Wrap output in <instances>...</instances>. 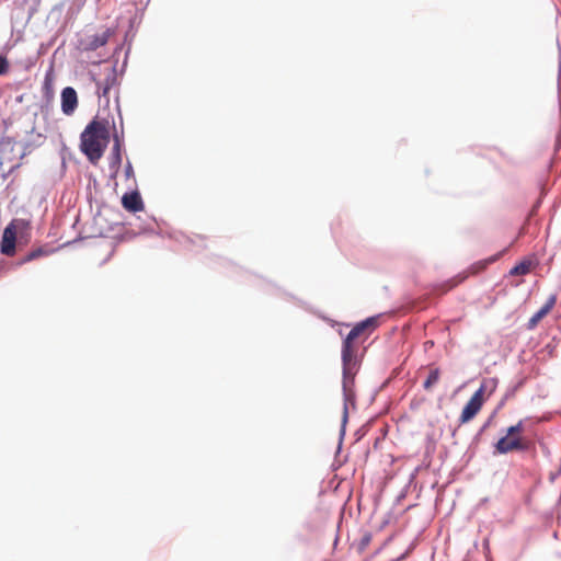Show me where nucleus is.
<instances>
[{"instance_id": "nucleus-1", "label": "nucleus", "mask_w": 561, "mask_h": 561, "mask_svg": "<svg viewBox=\"0 0 561 561\" xmlns=\"http://www.w3.org/2000/svg\"><path fill=\"white\" fill-rule=\"evenodd\" d=\"M378 319L376 317L367 318L357 323L343 341L342 362H343V391L347 400L352 396V386L357 373V341L366 340L367 336L377 328Z\"/></svg>"}, {"instance_id": "nucleus-2", "label": "nucleus", "mask_w": 561, "mask_h": 561, "mask_svg": "<svg viewBox=\"0 0 561 561\" xmlns=\"http://www.w3.org/2000/svg\"><path fill=\"white\" fill-rule=\"evenodd\" d=\"M108 142V123L98 118L92 119L80 136V149L92 163L102 158Z\"/></svg>"}, {"instance_id": "nucleus-3", "label": "nucleus", "mask_w": 561, "mask_h": 561, "mask_svg": "<svg viewBox=\"0 0 561 561\" xmlns=\"http://www.w3.org/2000/svg\"><path fill=\"white\" fill-rule=\"evenodd\" d=\"M488 383H491V391H494L497 385V380L490 378L482 381L480 388L472 394L461 411L459 417V422L461 424L470 422L482 409V405L485 401Z\"/></svg>"}, {"instance_id": "nucleus-4", "label": "nucleus", "mask_w": 561, "mask_h": 561, "mask_svg": "<svg viewBox=\"0 0 561 561\" xmlns=\"http://www.w3.org/2000/svg\"><path fill=\"white\" fill-rule=\"evenodd\" d=\"M524 432V421L510 426L506 431V436L500 438L495 444V449L499 454H507L514 450H526L527 443L523 439L520 434Z\"/></svg>"}, {"instance_id": "nucleus-5", "label": "nucleus", "mask_w": 561, "mask_h": 561, "mask_svg": "<svg viewBox=\"0 0 561 561\" xmlns=\"http://www.w3.org/2000/svg\"><path fill=\"white\" fill-rule=\"evenodd\" d=\"M25 222L22 219H13L11 222L4 228L0 251L2 254L7 256H13L15 254V242L18 230L24 227Z\"/></svg>"}, {"instance_id": "nucleus-6", "label": "nucleus", "mask_w": 561, "mask_h": 561, "mask_svg": "<svg viewBox=\"0 0 561 561\" xmlns=\"http://www.w3.org/2000/svg\"><path fill=\"white\" fill-rule=\"evenodd\" d=\"M78 107V95L73 88L66 87L61 91V111L65 115H72Z\"/></svg>"}, {"instance_id": "nucleus-7", "label": "nucleus", "mask_w": 561, "mask_h": 561, "mask_svg": "<svg viewBox=\"0 0 561 561\" xmlns=\"http://www.w3.org/2000/svg\"><path fill=\"white\" fill-rule=\"evenodd\" d=\"M557 302V295H551L546 304L528 320L527 328L534 330L538 323L553 309Z\"/></svg>"}, {"instance_id": "nucleus-8", "label": "nucleus", "mask_w": 561, "mask_h": 561, "mask_svg": "<svg viewBox=\"0 0 561 561\" xmlns=\"http://www.w3.org/2000/svg\"><path fill=\"white\" fill-rule=\"evenodd\" d=\"M123 207L131 213L144 209V203L138 192L126 193L122 197Z\"/></svg>"}, {"instance_id": "nucleus-9", "label": "nucleus", "mask_w": 561, "mask_h": 561, "mask_svg": "<svg viewBox=\"0 0 561 561\" xmlns=\"http://www.w3.org/2000/svg\"><path fill=\"white\" fill-rule=\"evenodd\" d=\"M111 35H112V32L110 30H106L101 34H95V35L90 36L84 44V49L85 50H96L98 48L107 44Z\"/></svg>"}, {"instance_id": "nucleus-10", "label": "nucleus", "mask_w": 561, "mask_h": 561, "mask_svg": "<svg viewBox=\"0 0 561 561\" xmlns=\"http://www.w3.org/2000/svg\"><path fill=\"white\" fill-rule=\"evenodd\" d=\"M54 81H55V71H54V67L50 66L45 75L44 82H43V92L47 98H51L54 95Z\"/></svg>"}, {"instance_id": "nucleus-11", "label": "nucleus", "mask_w": 561, "mask_h": 561, "mask_svg": "<svg viewBox=\"0 0 561 561\" xmlns=\"http://www.w3.org/2000/svg\"><path fill=\"white\" fill-rule=\"evenodd\" d=\"M534 267V262L531 260H523L518 264H516L513 268L510 271V275L512 276H523L530 273V271Z\"/></svg>"}, {"instance_id": "nucleus-12", "label": "nucleus", "mask_w": 561, "mask_h": 561, "mask_svg": "<svg viewBox=\"0 0 561 561\" xmlns=\"http://www.w3.org/2000/svg\"><path fill=\"white\" fill-rule=\"evenodd\" d=\"M440 379V370L437 367H433L430 369L428 376L423 382V388L426 391H431L435 385L438 383Z\"/></svg>"}, {"instance_id": "nucleus-13", "label": "nucleus", "mask_w": 561, "mask_h": 561, "mask_svg": "<svg viewBox=\"0 0 561 561\" xmlns=\"http://www.w3.org/2000/svg\"><path fill=\"white\" fill-rule=\"evenodd\" d=\"M48 254V251L42 247L30 251L21 261L20 264L28 263L33 260L39 259Z\"/></svg>"}, {"instance_id": "nucleus-14", "label": "nucleus", "mask_w": 561, "mask_h": 561, "mask_svg": "<svg viewBox=\"0 0 561 561\" xmlns=\"http://www.w3.org/2000/svg\"><path fill=\"white\" fill-rule=\"evenodd\" d=\"M501 255H502V253H499V254L493 255L486 260L479 261V262L472 264L470 266L471 273L476 274V273L483 271L489 264L494 263Z\"/></svg>"}, {"instance_id": "nucleus-15", "label": "nucleus", "mask_w": 561, "mask_h": 561, "mask_svg": "<svg viewBox=\"0 0 561 561\" xmlns=\"http://www.w3.org/2000/svg\"><path fill=\"white\" fill-rule=\"evenodd\" d=\"M371 542V535L369 533L364 534V536L360 538L359 542L357 543V550L359 553H363L366 548Z\"/></svg>"}, {"instance_id": "nucleus-16", "label": "nucleus", "mask_w": 561, "mask_h": 561, "mask_svg": "<svg viewBox=\"0 0 561 561\" xmlns=\"http://www.w3.org/2000/svg\"><path fill=\"white\" fill-rule=\"evenodd\" d=\"M10 64L7 57L0 55V76L9 72Z\"/></svg>"}, {"instance_id": "nucleus-17", "label": "nucleus", "mask_w": 561, "mask_h": 561, "mask_svg": "<svg viewBox=\"0 0 561 561\" xmlns=\"http://www.w3.org/2000/svg\"><path fill=\"white\" fill-rule=\"evenodd\" d=\"M101 89H102V95L107 96L108 91L111 89V84H110L108 80H106V83Z\"/></svg>"}, {"instance_id": "nucleus-18", "label": "nucleus", "mask_w": 561, "mask_h": 561, "mask_svg": "<svg viewBox=\"0 0 561 561\" xmlns=\"http://www.w3.org/2000/svg\"><path fill=\"white\" fill-rule=\"evenodd\" d=\"M485 392H489L488 396H490L493 391H491V383H488V389Z\"/></svg>"}]
</instances>
